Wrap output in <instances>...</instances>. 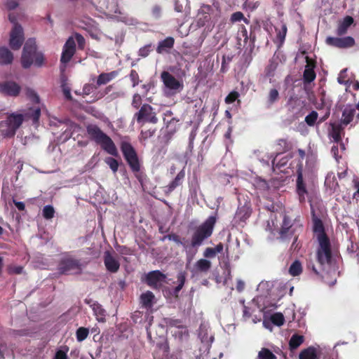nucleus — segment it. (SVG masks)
Returning <instances> with one entry per match:
<instances>
[{
    "instance_id": "1",
    "label": "nucleus",
    "mask_w": 359,
    "mask_h": 359,
    "mask_svg": "<svg viewBox=\"0 0 359 359\" xmlns=\"http://www.w3.org/2000/svg\"><path fill=\"white\" fill-rule=\"evenodd\" d=\"M20 62L24 69H29L32 65L41 67L44 65V55L41 52L38 51L35 39H28L25 42Z\"/></svg>"
},
{
    "instance_id": "2",
    "label": "nucleus",
    "mask_w": 359,
    "mask_h": 359,
    "mask_svg": "<svg viewBox=\"0 0 359 359\" xmlns=\"http://www.w3.org/2000/svg\"><path fill=\"white\" fill-rule=\"evenodd\" d=\"M87 133L92 140L100 144L107 154L117 157L118 149L111 137L105 134L97 126L90 125L87 127Z\"/></svg>"
},
{
    "instance_id": "3",
    "label": "nucleus",
    "mask_w": 359,
    "mask_h": 359,
    "mask_svg": "<svg viewBox=\"0 0 359 359\" xmlns=\"http://www.w3.org/2000/svg\"><path fill=\"white\" fill-rule=\"evenodd\" d=\"M216 222L217 217L210 216L201 224L196 226L191 235L192 246L202 245L204 241L212 235Z\"/></svg>"
},
{
    "instance_id": "4",
    "label": "nucleus",
    "mask_w": 359,
    "mask_h": 359,
    "mask_svg": "<svg viewBox=\"0 0 359 359\" xmlns=\"http://www.w3.org/2000/svg\"><path fill=\"white\" fill-rule=\"evenodd\" d=\"M25 121L22 114L11 113L5 120L0 121V133L4 137H13Z\"/></svg>"
},
{
    "instance_id": "5",
    "label": "nucleus",
    "mask_w": 359,
    "mask_h": 359,
    "mask_svg": "<svg viewBox=\"0 0 359 359\" xmlns=\"http://www.w3.org/2000/svg\"><path fill=\"white\" fill-rule=\"evenodd\" d=\"M120 148L130 170L135 174V177L140 180L139 174L140 172L142 165L135 148L130 142L126 141L121 142Z\"/></svg>"
},
{
    "instance_id": "6",
    "label": "nucleus",
    "mask_w": 359,
    "mask_h": 359,
    "mask_svg": "<svg viewBox=\"0 0 359 359\" xmlns=\"http://www.w3.org/2000/svg\"><path fill=\"white\" fill-rule=\"evenodd\" d=\"M57 270L62 275L80 274L82 271V264L79 259L68 256L60 260Z\"/></svg>"
},
{
    "instance_id": "7",
    "label": "nucleus",
    "mask_w": 359,
    "mask_h": 359,
    "mask_svg": "<svg viewBox=\"0 0 359 359\" xmlns=\"http://www.w3.org/2000/svg\"><path fill=\"white\" fill-rule=\"evenodd\" d=\"M9 20L14 24L10 33L9 46L13 50H19L25 41L24 30L22 26L15 22L14 18L9 15Z\"/></svg>"
},
{
    "instance_id": "8",
    "label": "nucleus",
    "mask_w": 359,
    "mask_h": 359,
    "mask_svg": "<svg viewBox=\"0 0 359 359\" xmlns=\"http://www.w3.org/2000/svg\"><path fill=\"white\" fill-rule=\"evenodd\" d=\"M138 123H151L156 124L158 119L154 108L149 104H144L141 106L140 110L134 115Z\"/></svg>"
},
{
    "instance_id": "9",
    "label": "nucleus",
    "mask_w": 359,
    "mask_h": 359,
    "mask_svg": "<svg viewBox=\"0 0 359 359\" xmlns=\"http://www.w3.org/2000/svg\"><path fill=\"white\" fill-rule=\"evenodd\" d=\"M319 247L317 250V259L321 264H330L332 262V250L329 238H324L323 240L318 241Z\"/></svg>"
},
{
    "instance_id": "10",
    "label": "nucleus",
    "mask_w": 359,
    "mask_h": 359,
    "mask_svg": "<svg viewBox=\"0 0 359 359\" xmlns=\"http://www.w3.org/2000/svg\"><path fill=\"white\" fill-rule=\"evenodd\" d=\"M325 43L328 46L339 49L350 48L355 45V39L350 36L344 37L328 36L325 39Z\"/></svg>"
},
{
    "instance_id": "11",
    "label": "nucleus",
    "mask_w": 359,
    "mask_h": 359,
    "mask_svg": "<svg viewBox=\"0 0 359 359\" xmlns=\"http://www.w3.org/2000/svg\"><path fill=\"white\" fill-rule=\"evenodd\" d=\"M166 275L159 270L149 272L145 278L147 285L154 290L161 289L165 283Z\"/></svg>"
},
{
    "instance_id": "12",
    "label": "nucleus",
    "mask_w": 359,
    "mask_h": 359,
    "mask_svg": "<svg viewBox=\"0 0 359 359\" xmlns=\"http://www.w3.org/2000/svg\"><path fill=\"white\" fill-rule=\"evenodd\" d=\"M20 91V86L13 81L0 82V93L5 96L17 97Z\"/></svg>"
},
{
    "instance_id": "13",
    "label": "nucleus",
    "mask_w": 359,
    "mask_h": 359,
    "mask_svg": "<svg viewBox=\"0 0 359 359\" xmlns=\"http://www.w3.org/2000/svg\"><path fill=\"white\" fill-rule=\"evenodd\" d=\"M297 184L296 191L299 196V201L301 203H304L306 201V196L308 195V191L306 189V184L303 180L302 173V165L300 164L297 170Z\"/></svg>"
},
{
    "instance_id": "14",
    "label": "nucleus",
    "mask_w": 359,
    "mask_h": 359,
    "mask_svg": "<svg viewBox=\"0 0 359 359\" xmlns=\"http://www.w3.org/2000/svg\"><path fill=\"white\" fill-rule=\"evenodd\" d=\"M76 53V43L73 37H69L65 42L60 58L63 64L68 63Z\"/></svg>"
},
{
    "instance_id": "15",
    "label": "nucleus",
    "mask_w": 359,
    "mask_h": 359,
    "mask_svg": "<svg viewBox=\"0 0 359 359\" xmlns=\"http://www.w3.org/2000/svg\"><path fill=\"white\" fill-rule=\"evenodd\" d=\"M295 231L294 224L292 222L290 217L285 215L279 231L280 238L284 240L290 238L294 235Z\"/></svg>"
},
{
    "instance_id": "16",
    "label": "nucleus",
    "mask_w": 359,
    "mask_h": 359,
    "mask_svg": "<svg viewBox=\"0 0 359 359\" xmlns=\"http://www.w3.org/2000/svg\"><path fill=\"white\" fill-rule=\"evenodd\" d=\"M161 79L165 86L170 90H177L183 88V84L168 72L163 71L161 74Z\"/></svg>"
},
{
    "instance_id": "17",
    "label": "nucleus",
    "mask_w": 359,
    "mask_h": 359,
    "mask_svg": "<svg viewBox=\"0 0 359 359\" xmlns=\"http://www.w3.org/2000/svg\"><path fill=\"white\" fill-rule=\"evenodd\" d=\"M252 209L250 203H245L244 205H240L236 212L234 219L236 222H245L251 215Z\"/></svg>"
},
{
    "instance_id": "18",
    "label": "nucleus",
    "mask_w": 359,
    "mask_h": 359,
    "mask_svg": "<svg viewBox=\"0 0 359 359\" xmlns=\"http://www.w3.org/2000/svg\"><path fill=\"white\" fill-rule=\"evenodd\" d=\"M313 231L317 233L318 241L323 240L324 238H329L327 236L325 227L322 220L318 217L314 212L312 215Z\"/></svg>"
},
{
    "instance_id": "19",
    "label": "nucleus",
    "mask_w": 359,
    "mask_h": 359,
    "mask_svg": "<svg viewBox=\"0 0 359 359\" xmlns=\"http://www.w3.org/2000/svg\"><path fill=\"white\" fill-rule=\"evenodd\" d=\"M104 263L107 270L111 273H116L119 269V262L109 251L104 252Z\"/></svg>"
},
{
    "instance_id": "20",
    "label": "nucleus",
    "mask_w": 359,
    "mask_h": 359,
    "mask_svg": "<svg viewBox=\"0 0 359 359\" xmlns=\"http://www.w3.org/2000/svg\"><path fill=\"white\" fill-rule=\"evenodd\" d=\"M354 20L351 16H346L341 21H339L335 33L337 36H341L347 34L348 28L353 25Z\"/></svg>"
},
{
    "instance_id": "21",
    "label": "nucleus",
    "mask_w": 359,
    "mask_h": 359,
    "mask_svg": "<svg viewBox=\"0 0 359 359\" xmlns=\"http://www.w3.org/2000/svg\"><path fill=\"white\" fill-rule=\"evenodd\" d=\"M185 177V172L182 170L179 172L175 179L166 187H164V193L166 195H169L177 187L182 184V181Z\"/></svg>"
},
{
    "instance_id": "22",
    "label": "nucleus",
    "mask_w": 359,
    "mask_h": 359,
    "mask_svg": "<svg viewBox=\"0 0 359 359\" xmlns=\"http://www.w3.org/2000/svg\"><path fill=\"white\" fill-rule=\"evenodd\" d=\"M355 115V108L351 105H347L342 111L341 123V125H348L354 118Z\"/></svg>"
},
{
    "instance_id": "23",
    "label": "nucleus",
    "mask_w": 359,
    "mask_h": 359,
    "mask_svg": "<svg viewBox=\"0 0 359 359\" xmlns=\"http://www.w3.org/2000/svg\"><path fill=\"white\" fill-rule=\"evenodd\" d=\"M175 44V39L172 36H168L165 39L159 41L158 45L156 48V52L158 54L163 53H169L170 50L172 49Z\"/></svg>"
},
{
    "instance_id": "24",
    "label": "nucleus",
    "mask_w": 359,
    "mask_h": 359,
    "mask_svg": "<svg viewBox=\"0 0 359 359\" xmlns=\"http://www.w3.org/2000/svg\"><path fill=\"white\" fill-rule=\"evenodd\" d=\"M13 53L6 46H0V65H9L13 63Z\"/></svg>"
},
{
    "instance_id": "25",
    "label": "nucleus",
    "mask_w": 359,
    "mask_h": 359,
    "mask_svg": "<svg viewBox=\"0 0 359 359\" xmlns=\"http://www.w3.org/2000/svg\"><path fill=\"white\" fill-rule=\"evenodd\" d=\"M344 128L341 124H331V130L329 135L332 138L334 142L339 143L341 142V134L344 133Z\"/></svg>"
},
{
    "instance_id": "26",
    "label": "nucleus",
    "mask_w": 359,
    "mask_h": 359,
    "mask_svg": "<svg viewBox=\"0 0 359 359\" xmlns=\"http://www.w3.org/2000/svg\"><path fill=\"white\" fill-rule=\"evenodd\" d=\"M192 238H191L190 242L189 241L186 240L185 238H183V240L181 239V243H180L179 245H181L184 250L186 252L187 257L189 258V259H191L194 255H195L198 249V246H192Z\"/></svg>"
},
{
    "instance_id": "27",
    "label": "nucleus",
    "mask_w": 359,
    "mask_h": 359,
    "mask_svg": "<svg viewBox=\"0 0 359 359\" xmlns=\"http://www.w3.org/2000/svg\"><path fill=\"white\" fill-rule=\"evenodd\" d=\"M118 74L119 72L117 70L109 73H102L97 76V85L99 86L104 85L115 79Z\"/></svg>"
},
{
    "instance_id": "28",
    "label": "nucleus",
    "mask_w": 359,
    "mask_h": 359,
    "mask_svg": "<svg viewBox=\"0 0 359 359\" xmlns=\"http://www.w3.org/2000/svg\"><path fill=\"white\" fill-rule=\"evenodd\" d=\"M276 147H277V154L287 152L291 150L293 147L292 143L289 141L287 139H278L276 141Z\"/></svg>"
},
{
    "instance_id": "29",
    "label": "nucleus",
    "mask_w": 359,
    "mask_h": 359,
    "mask_svg": "<svg viewBox=\"0 0 359 359\" xmlns=\"http://www.w3.org/2000/svg\"><path fill=\"white\" fill-rule=\"evenodd\" d=\"M92 309L94 312V314L96 316L97 321L104 323L106 319V311L102 308V306L97 303L95 302L91 305Z\"/></svg>"
},
{
    "instance_id": "30",
    "label": "nucleus",
    "mask_w": 359,
    "mask_h": 359,
    "mask_svg": "<svg viewBox=\"0 0 359 359\" xmlns=\"http://www.w3.org/2000/svg\"><path fill=\"white\" fill-rule=\"evenodd\" d=\"M154 294L151 291H147L140 296V302L145 308H151L153 306Z\"/></svg>"
},
{
    "instance_id": "31",
    "label": "nucleus",
    "mask_w": 359,
    "mask_h": 359,
    "mask_svg": "<svg viewBox=\"0 0 359 359\" xmlns=\"http://www.w3.org/2000/svg\"><path fill=\"white\" fill-rule=\"evenodd\" d=\"M317 353L316 348L313 346L308 347L301 351L299 359H317Z\"/></svg>"
},
{
    "instance_id": "32",
    "label": "nucleus",
    "mask_w": 359,
    "mask_h": 359,
    "mask_svg": "<svg viewBox=\"0 0 359 359\" xmlns=\"http://www.w3.org/2000/svg\"><path fill=\"white\" fill-rule=\"evenodd\" d=\"M304 341V337L302 335L297 334H293L289 341L290 350L297 349Z\"/></svg>"
},
{
    "instance_id": "33",
    "label": "nucleus",
    "mask_w": 359,
    "mask_h": 359,
    "mask_svg": "<svg viewBox=\"0 0 359 359\" xmlns=\"http://www.w3.org/2000/svg\"><path fill=\"white\" fill-rule=\"evenodd\" d=\"M61 88L65 98L67 100H72V96L71 94V88L68 86L67 79L65 75L61 76Z\"/></svg>"
},
{
    "instance_id": "34",
    "label": "nucleus",
    "mask_w": 359,
    "mask_h": 359,
    "mask_svg": "<svg viewBox=\"0 0 359 359\" xmlns=\"http://www.w3.org/2000/svg\"><path fill=\"white\" fill-rule=\"evenodd\" d=\"M197 270L206 272L211 268V262L206 259H200L195 264Z\"/></svg>"
},
{
    "instance_id": "35",
    "label": "nucleus",
    "mask_w": 359,
    "mask_h": 359,
    "mask_svg": "<svg viewBox=\"0 0 359 359\" xmlns=\"http://www.w3.org/2000/svg\"><path fill=\"white\" fill-rule=\"evenodd\" d=\"M278 154L272 161V168L275 171L276 169L282 171V168H284L288 162V157L284 156L281 158L278 162H276V158Z\"/></svg>"
},
{
    "instance_id": "36",
    "label": "nucleus",
    "mask_w": 359,
    "mask_h": 359,
    "mask_svg": "<svg viewBox=\"0 0 359 359\" xmlns=\"http://www.w3.org/2000/svg\"><path fill=\"white\" fill-rule=\"evenodd\" d=\"M302 272V264L299 261L295 260L290 266L289 273L292 276H297Z\"/></svg>"
},
{
    "instance_id": "37",
    "label": "nucleus",
    "mask_w": 359,
    "mask_h": 359,
    "mask_svg": "<svg viewBox=\"0 0 359 359\" xmlns=\"http://www.w3.org/2000/svg\"><path fill=\"white\" fill-rule=\"evenodd\" d=\"M316 74L312 68H305L303 73V79L305 83H309L315 80Z\"/></svg>"
},
{
    "instance_id": "38",
    "label": "nucleus",
    "mask_w": 359,
    "mask_h": 359,
    "mask_svg": "<svg viewBox=\"0 0 359 359\" xmlns=\"http://www.w3.org/2000/svg\"><path fill=\"white\" fill-rule=\"evenodd\" d=\"M257 359H277V357L269 348H262L258 353Z\"/></svg>"
},
{
    "instance_id": "39",
    "label": "nucleus",
    "mask_w": 359,
    "mask_h": 359,
    "mask_svg": "<svg viewBox=\"0 0 359 359\" xmlns=\"http://www.w3.org/2000/svg\"><path fill=\"white\" fill-rule=\"evenodd\" d=\"M89 334V329L84 327H80L76 330V340L79 342H81L84 341Z\"/></svg>"
},
{
    "instance_id": "40",
    "label": "nucleus",
    "mask_w": 359,
    "mask_h": 359,
    "mask_svg": "<svg viewBox=\"0 0 359 359\" xmlns=\"http://www.w3.org/2000/svg\"><path fill=\"white\" fill-rule=\"evenodd\" d=\"M230 20L232 23L240 22L243 20V22L248 25L250 23V20L245 18L243 13L241 11H237L231 14Z\"/></svg>"
},
{
    "instance_id": "41",
    "label": "nucleus",
    "mask_w": 359,
    "mask_h": 359,
    "mask_svg": "<svg viewBox=\"0 0 359 359\" xmlns=\"http://www.w3.org/2000/svg\"><path fill=\"white\" fill-rule=\"evenodd\" d=\"M271 323L276 326H281L285 323L284 316L281 313H275L271 316Z\"/></svg>"
},
{
    "instance_id": "42",
    "label": "nucleus",
    "mask_w": 359,
    "mask_h": 359,
    "mask_svg": "<svg viewBox=\"0 0 359 359\" xmlns=\"http://www.w3.org/2000/svg\"><path fill=\"white\" fill-rule=\"evenodd\" d=\"M279 99V93L278 91L275 89L272 88L269 90L268 97H267V103L269 106L272 105L276 102H277Z\"/></svg>"
},
{
    "instance_id": "43",
    "label": "nucleus",
    "mask_w": 359,
    "mask_h": 359,
    "mask_svg": "<svg viewBox=\"0 0 359 359\" xmlns=\"http://www.w3.org/2000/svg\"><path fill=\"white\" fill-rule=\"evenodd\" d=\"M276 31L277 32L276 39L279 41L280 45H282L285 41L287 31L286 25L283 24L280 29L278 30L277 29H276Z\"/></svg>"
},
{
    "instance_id": "44",
    "label": "nucleus",
    "mask_w": 359,
    "mask_h": 359,
    "mask_svg": "<svg viewBox=\"0 0 359 359\" xmlns=\"http://www.w3.org/2000/svg\"><path fill=\"white\" fill-rule=\"evenodd\" d=\"M318 118V114L316 111H312L305 117V122L309 126H313Z\"/></svg>"
},
{
    "instance_id": "45",
    "label": "nucleus",
    "mask_w": 359,
    "mask_h": 359,
    "mask_svg": "<svg viewBox=\"0 0 359 359\" xmlns=\"http://www.w3.org/2000/svg\"><path fill=\"white\" fill-rule=\"evenodd\" d=\"M27 114L28 116L32 119L33 123H36L39 122L41 116V109L39 107L33 109L31 108L29 109V111Z\"/></svg>"
},
{
    "instance_id": "46",
    "label": "nucleus",
    "mask_w": 359,
    "mask_h": 359,
    "mask_svg": "<svg viewBox=\"0 0 359 359\" xmlns=\"http://www.w3.org/2000/svg\"><path fill=\"white\" fill-rule=\"evenodd\" d=\"M287 104L291 111H294L296 107H302V102L300 99L297 97H290Z\"/></svg>"
},
{
    "instance_id": "47",
    "label": "nucleus",
    "mask_w": 359,
    "mask_h": 359,
    "mask_svg": "<svg viewBox=\"0 0 359 359\" xmlns=\"http://www.w3.org/2000/svg\"><path fill=\"white\" fill-rule=\"evenodd\" d=\"M55 210L52 205H48L43 208V217L46 219H51L54 217Z\"/></svg>"
},
{
    "instance_id": "48",
    "label": "nucleus",
    "mask_w": 359,
    "mask_h": 359,
    "mask_svg": "<svg viewBox=\"0 0 359 359\" xmlns=\"http://www.w3.org/2000/svg\"><path fill=\"white\" fill-rule=\"evenodd\" d=\"M7 273L9 275H19L22 273L23 272V266H16L14 264H9L7 266Z\"/></svg>"
},
{
    "instance_id": "49",
    "label": "nucleus",
    "mask_w": 359,
    "mask_h": 359,
    "mask_svg": "<svg viewBox=\"0 0 359 359\" xmlns=\"http://www.w3.org/2000/svg\"><path fill=\"white\" fill-rule=\"evenodd\" d=\"M69 351V347L67 346H63L60 349L56 351L54 359H68L67 352Z\"/></svg>"
},
{
    "instance_id": "50",
    "label": "nucleus",
    "mask_w": 359,
    "mask_h": 359,
    "mask_svg": "<svg viewBox=\"0 0 359 359\" xmlns=\"http://www.w3.org/2000/svg\"><path fill=\"white\" fill-rule=\"evenodd\" d=\"M104 161L114 173L117 172L119 163L116 159L112 157H107Z\"/></svg>"
},
{
    "instance_id": "51",
    "label": "nucleus",
    "mask_w": 359,
    "mask_h": 359,
    "mask_svg": "<svg viewBox=\"0 0 359 359\" xmlns=\"http://www.w3.org/2000/svg\"><path fill=\"white\" fill-rule=\"evenodd\" d=\"M151 51H152L151 44H147L139 49L138 55L142 57H146L149 55L150 52H151Z\"/></svg>"
},
{
    "instance_id": "52",
    "label": "nucleus",
    "mask_w": 359,
    "mask_h": 359,
    "mask_svg": "<svg viewBox=\"0 0 359 359\" xmlns=\"http://www.w3.org/2000/svg\"><path fill=\"white\" fill-rule=\"evenodd\" d=\"M239 95L238 92L233 90L226 97L225 102L226 104H232L238 98Z\"/></svg>"
},
{
    "instance_id": "53",
    "label": "nucleus",
    "mask_w": 359,
    "mask_h": 359,
    "mask_svg": "<svg viewBox=\"0 0 359 359\" xmlns=\"http://www.w3.org/2000/svg\"><path fill=\"white\" fill-rule=\"evenodd\" d=\"M75 39L78 43V47L79 49L83 50L86 46V40L84 37L79 33H76L74 34Z\"/></svg>"
},
{
    "instance_id": "54",
    "label": "nucleus",
    "mask_w": 359,
    "mask_h": 359,
    "mask_svg": "<svg viewBox=\"0 0 359 359\" xmlns=\"http://www.w3.org/2000/svg\"><path fill=\"white\" fill-rule=\"evenodd\" d=\"M157 348H158L160 350H161L163 352V355H167L169 353V345L166 340H164L163 341L157 343L156 344Z\"/></svg>"
},
{
    "instance_id": "55",
    "label": "nucleus",
    "mask_w": 359,
    "mask_h": 359,
    "mask_svg": "<svg viewBox=\"0 0 359 359\" xmlns=\"http://www.w3.org/2000/svg\"><path fill=\"white\" fill-rule=\"evenodd\" d=\"M27 96L35 103H39L40 99L37 93L32 89L27 90Z\"/></svg>"
},
{
    "instance_id": "56",
    "label": "nucleus",
    "mask_w": 359,
    "mask_h": 359,
    "mask_svg": "<svg viewBox=\"0 0 359 359\" xmlns=\"http://www.w3.org/2000/svg\"><path fill=\"white\" fill-rule=\"evenodd\" d=\"M130 79L133 82V87H135L139 84V74L135 69L130 71Z\"/></svg>"
},
{
    "instance_id": "57",
    "label": "nucleus",
    "mask_w": 359,
    "mask_h": 359,
    "mask_svg": "<svg viewBox=\"0 0 359 359\" xmlns=\"http://www.w3.org/2000/svg\"><path fill=\"white\" fill-rule=\"evenodd\" d=\"M141 104H142L141 96L139 94L135 93L133 97L132 106L135 109H139L141 106Z\"/></svg>"
},
{
    "instance_id": "58",
    "label": "nucleus",
    "mask_w": 359,
    "mask_h": 359,
    "mask_svg": "<svg viewBox=\"0 0 359 359\" xmlns=\"http://www.w3.org/2000/svg\"><path fill=\"white\" fill-rule=\"evenodd\" d=\"M217 254L214 248H207L203 252V256L209 259L214 258Z\"/></svg>"
},
{
    "instance_id": "59",
    "label": "nucleus",
    "mask_w": 359,
    "mask_h": 359,
    "mask_svg": "<svg viewBox=\"0 0 359 359\" xmlns=\"http://www.w3.org/2000/svg\"><path fill=\"white\" fill-rule=\"evenodd\" d=\"M165 238H168V240L170 241H174L175 243H176L177 245L180 244V243H181V238L179 235L176 234V233H170L167 236H165L163 238V241H164Z\"/></svg>"
},
{
    "instance_id": "60",
    "label": "nucleus",
    "mask_w": 359,
    "mask_h": 359,
    "mask_svg": "<svg viewBox=\"0 0 359 359\" xmlns=\"http://www.w3.org/2000/svg\"><path fill=\"white\" fill-rule=\"evenodd\" d=\"M156 132L154 128H150L146 130L141 131V136L143 139L146 140L152 137Z\"/></svg>"
},
{
    "instance_id": "61",
    "label": "nucleus",
    "mask_w": 359,
    "mask_h": 359,
    "mask_svg": "<svg viewBox=\"0 0 359 359\" xmlns=\"http://www.w3.org/2000/svg\"><path fill=\"white\" fill-rule=\"evenodd\" d=\"M239 35L243 38L244 43H246L248 40L247 29L244 25H241L239 29Z\"/></svg>"
},
{
    "instance_id": "62",
    "label": "nucleus",
    "mask_w": 359,
    "mask_h": 359,
    "mask_svg": "<svg viewBox=\"0 0 359 359\" xmlns=\"http://www.w3.org/2000/svg\"><path fill=\"white\" fill-rule=\"evenodd\" d=\"M161 8L159 6L156 5L153 7L152 14L154 16H155L156 18H159L161 15Z\"/></svg>"
},
{
    "instance_id": "63",
    "label": "nucleus",
    "mask_w": 359,
    "mask_h": 359,
    "mask_svg": "<svg viewBox=\"0 0 359 359\" xmlns=\"http://www.w3.org/2000/svg\"><path fill=\"white\" fill-rule=\"evenodd\" d=\"M177 282L179 284L184 285L185 280H186V276H185L184 272H180L177 274Z\"/></svg>"
},
{
    "instance_id": "64",
    "label": "nucleus",
    "mask_w": 359,
    "mask_h": 359,
    "mask_svg": "<svg viewBox=\"0 0 359 359\" xmlns=\"http://www.w3.org/2000/svg\"><path fill=\"white\" fill-rule=\"evenodd\" d=\"M181 320H179V319H170L168 321V324L170 325V326H175V327H181Z\"/></svg>"
}]
</instances>
